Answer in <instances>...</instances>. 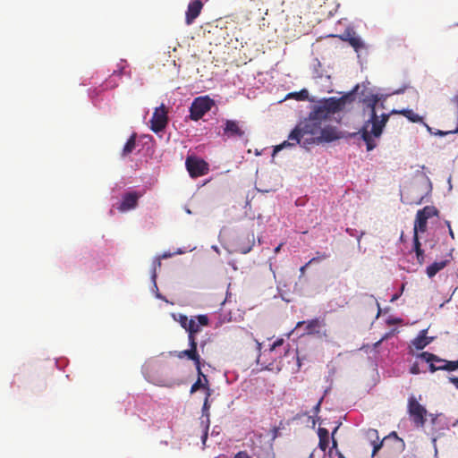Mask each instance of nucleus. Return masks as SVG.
<instances>
[{"label":"nucleus","instance_id":"51","mask_svg":"<svg viewBox=\"0 0 458 458\" xmlns=\"http://www.w3.org/2000/svg\"><path fill=\"white\" fill-rule=\"evenodd\" d=\"M398 297H399V296H398V294H394V295L392 297L391 301H394L395 300H397V299H398Z\"/></svg>","mask_w":458,"mask_h":458},{"label":"nucleus","instance_id":"52","mask_svg":"<svg viewBox=\"0 0 458 458\" xmlns=\"http://www.w3.org/2000/svg\"><path fill=\"white\" fill-rule=\"evenodd\" d=\"M445 223V226H447V227H448V229H450V228H451L450 221H447V220H446Z\"/></svg>","mask_w":458,"mask_h":458},{"label":"nucleus","instance_id":"40","mask_svg":"<svg viewBox=\"0 0 458 458\" xmlns=\"http://www.w3.org/2000/svg\"><path fill=\"white\" fill-rule=\"evenodd\" d=\"M327 257H328V255H327V254H326V253H321V252L318 251V252H317V257H316V258H317V260H316V261L320 260V259H327Z\"/></svg>","mask_w":458,"mask_h":458},{"label":"nucleus","instance_id":"31","mask_svg":"<svg viewBox=\"0 0 458 458\" xmlns=\"http://www.w3.org/2000/svg\"><path fill=\"white\" fill-rule=\"evenodd\" d=\"M178 321H179L181 327H183L187 331L189 328V324L191 323V318L189 319L187 316L180 315Z\"/></svg>","mask_w":458,"mask_h":458},{"label":"nucleus","instance_id":"50","mask_svg":"<svg viewBox=\"0 0 458 458\" xmlns=\"http://www.w3.org/2000/svg\"><path fill=\"white\" fill-rule=\"evenodd\" d=\"M171 256H172L171 253H165L162 255V258L166 259V258H170Z\"/></svg>","mask_w":458,"mask_h":458},{"label":"nucleus","instance_id":"7","mask_svg":"<svg viewBox=\"0 0 458 458\" xmlns=\"http://www.w3.org/2000/svg\"><path fill=\"white\" fill-rule=\"evenodd\" d=\"M186 168L192 178H197L205 175L209 171L208 164L200 158L196 157H188L186 158Z\"/></svg>","mask_w":458,"mask_h":458},{"label":"nucleus","instance_id":"32","mask_svg":"<svg viewBox=\"0 0 458 458\" xmlns=\"http://www.w3.org/2000/svg\"><path fill=\"white\" fill-rule=\"evenodd\" d=\"M210 395H211V389L208 388V393H206V398H205L203 407H202L203 413L208 412L210 408V406L208 404V398L210 397Z\"/></svg>","mask_w":458,"mask_h":458},{"label":"nucleus","instance_id":"20","mask_svg":"<svg viewBox=\"0 0 458 458\" xmlns=\"http://www.w3.org/2000/svg\"><path fill=\"white\" fill-rule=\"evenodd\" d=\"M417 212L419 214L420 213L427 220L433 216H438L439 215L438 209L434 206H426L422 209H419Z\"/></svg>","mask_w":458,"mask_h":458},{"label":"nucleus","instance_id":"29","mask_svg":"<svg viewBox=\"0 0 458 458\" xmlns=\"http://www.w3.org/2000/svg\"><path fill=\"white\" fill-rule=\"evenodd\" d=\"M162 263L160 257H157L155 260L153 261V267H152V279L155 282L157 277V269L160 268Z\"/></svg>","mask_w":458,"mask_h":458},{"label":"nucleus","instance_id":"21","mask_svg":"<svg viewBox=\"0 0 458 458\" xmlns=\"http://www.w3.org/2000/svg\"><path fill=\"white\" fill-rule=\"evenodd\" d=\"M136 137H137L136 133H133L129 138V140H127V142L123 146V151H122V156L123 157H126V156L130 155L133 151V149L136 147Z\"/></svg>","mask_w":458,"mask_h":458},{"label":"nucleus","instance_id":"5","mask_svg":"<svg viewBox=\"0 0 458 458\" xmlns=\"http://www.w3.org/2000/svg\"><path fill=\"white\" fill-rule=\"evenodd\" d=\"M215 105L214 99L208 96L196 98L190 107V118L193 121L201 119Z\"/></svg>","mask_w":458,"mask_h":458},{"label":"nucleus","instance_id":"39","mask_svg":"<svg viewBox=\"0 0 458 458\" xmlns=\"http://www.w3.org/2000/svg\"><path fill=\"white\" fill-rule=\"evenodd\" d=\"M430 417H431V423L433 425H437L440 420V418L438 415L430 414Z\"/></svg>","mask_w":458,"mask_h":458},{"label":"nucleus","instance_id":"9","mask_svg":"<svg viewBox=\"0 0 458 458\" xmlns=\"http://www.w3.org/2000/svg\"><path fill=\"white\" fill-rule=\"evenodd\" d=\"M245 135L239 121L226 119L224 121L222 136L226 139H242Z\"/></svg>","mask_w":458,"mask_h":458},{"label":"nucleus","instance_id":"23","mask_svg":"<svg viewBox=\"0 0 458 458\" xmlns=\"http://www.w3.org/2000/svg\"><path fill=\"white\" fill-rule=\"evenodd\" d=\"M399 114L405 116L409 121L412 123H420L422 122V117H420L418 114H416L411 109H403L399 112Z\"/></svg>","mask_w":458,"mask_h":458},{"label":"nucleus","instance_id":"28","mask_svg":"<svg viewBox=\"0 0 458 458\" xmlns=\"http://www.w3.org/2000/svg\"><path fill=\"white\" fill-rule=\"evenodd\" d=\"M424 123V126L426 127L427 131L430 134L437 135V136H445L447 134L453 133L452 130L451 131H441V130H437L436 131H433V129L430 126H428V124H427L425 123Z\"/></svg>","mask_w":458,"mask_h":458},{"label":"nucleus","instance_id":"26","mask_svg":"<svg viewBox=\"0 0 458 458\" xmlns=\"http://www.w3.org/2000/svg\"><path fill=\"white\" fill-rule=\"evenodd\" d=\"M443 370L454 371L458 369V360H446L444 359Z\"/></svg>","mask_w":458,"mask_h":458},{"label":"nucleus","instance_id":"38","mask_svg":"<svg viewBox=\"0 0 458 458\" xmlns=\"http://www.w3.org/2000/svg\"><path fill=\"white\" fill-rule=\"evenodd\" d=\"M284 344V339L280 338L274 342V344L270 347V351H274L276 347L282 345Z\"/></svg>","mask_w":458,"mask_h":458},{"label":"nucleus","instance_id":"17","mask_svg":"<svg viewBox=\"0 0 458 458\" xmlns=\"http://www.w3.org/2000/svg\"><path fill=\"white\" fill-rule=\"evenodd\" d=\"M198 375H199V377L196 380V382L191 386L190 393L193 394L201 388L205 389L206 393H208V388H209V386H208V380L207 377L203 374L202 371H201V374H199L198 372Z\"/></svg>","mask_w":458,"mask_h":458},{"label":"nucleus","instance_id":"33","mask_svg":"<svg viewBox=\"0 0 458 458\" xmlns=\"http://www.w3.org/2000/svg\"><path fill=\"white\" fill-rule=\"evenodd\" d=\"M355 32L353 30H345L343 35L340 36V38L344 41L349 42V38H352Z\"/></svg>","mask_w":458,"mask_h":458},{"label":"nucleus","instance_id":"4","mask_svg":"<svg viewBox=\"0 0 458 458\" xmlns=\"http://www.w3.org/2000/svg\"><path fill=\"white\" fill-rule=\"evenodd\" d=\"M353 95L349 93L339 98H329L322 101L319 105L315 106L313 108L318 112V114L327 116L328 119L330 115L342 111L348 102L352 101Z\"/></svg>","mask_w":458,"mask_h":458},{"label":"nucleus","instance_id":"15","mask_svg":"<svg viewBox=\"0 0 458 458\" xmlns=\"http://www.w3.org/2000/svg\"><path fill=\"white\" fill-rule=\"evenodd\" d=\"M433 341V337L427 336V330L423 329L419 335L411 341V345L416 350H422Z\"/></svg>","mask_w":458,"mask_h":458},{"label":"nucleus","instance_id":"18","mask_svg":"<svg viewBox=\"0 0 458 458\" xmlns=\"http://www.w3.org/2000/svg\"><path fill=\"white\" fill-rule=\"evenodd\" d=\"M318 436L319 438L318 447L322 451H326L329 445V432H328V430L325 428L320 427L318 429Z\"/></svg>","mask_w":458,"mask_h":458},{"label":"nucleus","instance_id":"8","mask_svg":"<svg viewBox=\"0 0 458 458\" xmlns=\"http://www.w3.org/2000/svg\"><path fill=\"white\" fill-rule=\"evenodd\" d=\"M167 123V109L165 106L162 104L159 107L155 109L152 114L150 129L156 133L160 132L166 127Z\"/></svg>","mask_w":458,"mask_h":458},{"label":"nucleus","instance_id":"34","mask_svg":"<svg viewBox=\"0 0 458 458\" xmlns=\"http://www.w3.org/2000/svg\"><path fill=\"white\" fill-rule=\"evenodd\" d=\"M410 373L412 375H418L420 373L419 363L415 361L410 368Z\"/></svg>","mask_w":458,"mask_h":458},{"label":"nucleus","instance_id":"48","mask_svg":"<svg viewBox=\"0 0 458 458\" xmlns=\"http://www.w3.org/2000/svg\"><path fill=\"white\" fill-rule=\"evenodd\" d=\"M448 230H449V234H450L451 238L454 239V231L452 229V227L450 229H448Z\"/></svg>","mask_w":458,"mask_h":458},{"label":"nucleus","instance_id":"45","mask_svg":"<svg viewBox=\"0 0 458 458\" xmlns=\"http://www.w3.org/2000/svg\"><path fill=\"white\" fill-rule=\"evenodd\" d=\"M251 248H252V246H249L246 248H242L240 250L242 253L246 254L250 251Z\"/></svg>","mask_w":458,"mask_h":458},{"label":"nucleus","instance_id":"10","mask_svg":"<svg viewBox=\"0 0 458 458\" xmlns=\"http://www.w3.org/2000/svg\"><path fill=\"white\" fill-rule=\"evenodd\" d=\"M343 138V134L336 127L325 125L320 133L312 139L313 143L332 142Z\"/></svg>","mask_w":458,"mask_h":458},{"label":"nucleus","instance_id":"36","mask_svg":"<svg viewBox=\"0 0 458 458\" xmlns=\"http://www.w3.org/2000/svg\"><path fill=\"white\" fill-rule=\"evenodd\" d=\"M233 458H250V456L246 451H240L234 455Z\"/></svg>","mask_w":458,"mask_h":458},{"label":"nucleus","instance_id":"41","mask_svg":"<svg viewBox=\"0 0 458 458\" xmlns=\"http://www.w3.org/2000/svg\"><path fill=\"white\" fill-rule=\"evenodd\" d=\"M449 381L458 389V377H450Z\"/></svg>","mask_w":458,"mask_h":458},{"label":"nucleus","instance_id":"43","mask_svg":"<svg viewBox=\"0 0 458 458\" xmlns=\"http://www.w3.org/2000/svg\"><path fill=\"white\" fill-rule=\"evenodd\" d=\"M124 66L122 65L118 71H114L113 75L121 76L123 73Z\"/></svg>","mask_w":458,"mask_h":458},{"label":"nucleus","instance_id":"37","mask_svg":"<svg viewBox=\"0 0 458 458\" xmlns=\"http://www.w3.org/2000/svg\"><path fill=\"white\" fill-rule=\"evenodd\" d=\"M296 95L298 99L303 100L308 97V91L306 89H302Z\"/></svg>","mask_w":458,"mask_h":458},{"label":"nucleus","instance_id":"55","mask_svg":"<svg viewBox=\"0 0 458 458\" xmlns=\"http://www.w3.org/2000/svg\"><path fill=\"white\" fill-rule=\"evenodd\" d=\"M331 458V457H330Z\"/></svg>","mask_w":458,"mask_h":458},{"label":"nucleus","instance_id":"14","mask_svg":"<svg viewBox=\"0 0 458 458\" xmlns=\"http://www.w3.org/2000/svg\"><path fill=\"white\" fill-rule=\"evenodd\" d=\"M306 326V334L308 335H315L320 333V328L325 327L324 319L314 318L309 321H300L296 325V328L301 327V326Z\"/></svg>","mask_w":458,"mask_h":458},{"label":"nucleus","instance_id":"3","mask_svg":"<svg viewBox=\"0 0 458 458\" xmlns=\"http://www.w3.org/2000/svg\"><path fill=\"white\" fill-rule=\"evenodd\" d=\"M208 325V318L207 315H199L194 318H191V323L189 324L188 341L190 348L178 352L176 356L179 359L187 358L194 362L197 372L201 374V358L198 351V343L196 340V335L200 332L201 327Z\"/></svg>","mask_w":458,"mask_h":458},{"label":"nucleus","instance_id":"27","mask_svg":"<svg viewBox=\"0 0 458 458\" xmlns=\"http://www.w3.org/2000/svg\"><path fill=\"white\" fill-rule=\"evenodd\" d=\"M366 436L369 439L370 443L380 440L378 431L375 428H369L366 431Z\"/></svg>","mask_w":458,"mask_h":458},{"label":"nucleus","instance_id":"16","mask_svg":"<svg viewBox=\"0 0 458 458\" xmlns=\"http://www.w3.org/2000/svg\"><path fill=\"white\" fill-rule=\"evenodd\" d=\"M428 220L420 213H416L413 227V237L419 236V233H425L427 231Z\"/></svg>","mask_w":458,"mask_h":458},{"label":"nucleus","instance_id":"30","mask_svg":"<svg viewBox=\"0 0 458 458\" xmlns=\"http://www.w3.org/2000/svg\"><path fill=\"white\" fill-rule=\"evenodd\" d=\"M430 191H431V185H430V183H427L425 194L420 195V197H418V199L416 200L412 201L411 203L416 204V205H420L424 201L426 196H428Z\"/></svg>","mask_w":458,"mask_h":458},{"label":"nucleus","instance_id":"2","mask_svg":"<svg viewBox=\"0 0 458 458\" xmlns=\"http://www.w3.org/2000/svg\"><path fill=\"white\" fill-rule=\"evenodd\" d=\"M328 120L329 119L327 116L318 114V112L313 108L312 111L310 113L308 118L303 122L302 125L296 126L289 134V140L294 142L285 140L283 143L276 146L273 151V156H275L278 151L282 150L286 147H293L295 144H299L301 139L305 134L312 135L314 136V138L317 137L323 129L324 123H326Z\"/></svg>","mask_w":458,"mask_h":458},{"label":"nucleus","instance_id":"35","mask_svg":"<svg viewBox=\"0 0 458 458\" xmlns=\"http://www.w3.org/2000/svg\"><path fill=\"white\" fill-rule=\"evenodd\" d=\"M317 260V258H312L309 262H307L304 266H302L301 268H300V272H301V276H304L305 274V271H306V268L313 262H316Z\"/></svg>","mask_w":458,"mask_h":458},{"label":"nucleus","instance_id":"53","mask_svg":"<svg viewBox=\"0 0 458 458\" xmlns=\"http://www.w3.org/2000/svg\"><path fill=\"white\" fill-rule=\"evenodd\" d=\"M204 345H205V343H202V344H200V348H201V349H203V348H204Z\"/></svg>","mask_w":458,"mask_h":458},{"label":"nucleus","instance_id":"54","mask_svg":"<svg viewBox=\"0 0 458 458\" xmlns=\"http://www.w3.org/2000/svg\"><path fill=\"white\" fill-rule=\"evenodd\" d=\"M377 306H379L378 303H377ZM380 311H381V309H380V307H378V314L380 313Z\"/></svg>","mask_w":458,"mask_h":458},{"label":"nucleus","instance_id":"24","mask_svg":"<svg viewBox=\"0 0 458 458\" xmlns=\"http://www.w3.org/2000/svg\"><path fill=\"white\" fill-rule=\"evenodd\" d=\"M394 437L395 438H398L397 437V434L394 431L392 433H390L386 437H385L383 440H377L376 442H372L370 443L371 445L373 446V449H372V453H371V456L374 457L377 453L382 448L383 446V443L384 441L388 438V437Z\"/></svg>","mask_w":458,"mask_h":458},{"label":"nucleus","instance_id":"13","mask_svg":"<svg viewBox=\"0 0 458 458\" xmlns=\"http://www.w3.org/2000/svg\"><path fill=\"white\" fill-rule=\"evenodd\" d=\"M140 195L135 191L127 192L123 196L121 204L118 208L119 211L126 212L130 209H133L138 205V200Z\"/></svg>","mask_w":458,"mask_h":458},{"label":"nucleus","instance_id":"47","mask_svg":"<svg viewBox=\"0 0 458 458\" xmlns=\"http://www.w3.org/2000/svg\"><path fill=\"white\" fill-rule=\"evenodd\" d=\"M207 438H208V431L206 430L205 433H204V436L202 437L203 444H205Z\"/></svg>","mask_w":458,"mask_h":458},{"label":"nucleus","instance_id":"46","mask_svg":"<svg viewBox=\"0 0 458 458\" xmlns=\"http://www.w3.org/2000/svg\"><path fill=\"white\" fill-rule=\"evenodd\" d=\"M283 245H284V243L282 242L277 247L275 248V250H274L275 254L279 253V251H280V250H281Z\"/></svg>","mask_w":458,"mask_h":458},{"label":"nucleus","instance_id":"12","mask_svg":"<svg viewBox=\"0 0 458 458\" xmlns=\"http://www.w3.org/2000/svg\"><path fill=\"white\" fill-rule=\"evenodd\" d=\"M203 4L200 0H192L190 2L185 13V22L187 25L193 23L195 19L200 14Z\"/></svg>","mask_w":458,"mask_h":458},{"label":"nucleus","instance_id":"42","mask_svg":"<svg viewBox=\"0 0 458 458\" xmlns=\"http://www.w3.org/2000/svg\"><path fill=\"white\" fill-rule=\"evenodd\" d=\"M336 430H337V428H335L334 429L333 433H332V444H333L332 448H336V447H337V442H336V440H335V437H334V435H335V433L336 432Z\"/></svg>","mask_w":458,"mask_h":458},{"label":"nucleus","instance_id":"25","mask_svg":"<svg viewBox=\"0 0 458 458\" xmlns=\"http://www.w3.org/2000/svg\"><path fill=\"white\" fill-rule=\"evenodd\" d=\"M354 49L355 51H359L360 49L363 48L364 47V44L362 42V40L357 37L355 34L349 38V42H348Z\"/></svg>","mask_w":458,"mask_h":458},{"label":"nucleus","instance_id":"49","mask_svg":"<svg viewBox=\"0 0 458 458\" xmlns=\"http://www.w3.org/2000/svg\"><path fill=\"white\" fill-rule=\"evenodd\" d=\"M256 343H257V349L259 352H260L262 344L258 341H256Z\"/></svg>","mask_w":458,"mask_h":458},{"label":"nucleus","instance_id":"44","mask_svg":"<svg viewBox=\"0 0 458 458\" xmlns=\"http://www.w3.org/2000/svg\"><path fill=\"white\" fill-rule=\"evenodd\" d=\"M321 403H322V398L318 402V403L314 407V412L315 413H318L319 411Z\"/></svg>","mask_w":458,"mask_h":458},{"label":"nucleus","instance_id":"6","mask_svg":"<svg viewBox=\"0 0 458 458\" xmlns=\"http://www.w3.org/2000/svg\"><path fill=\"white\" fill-rule=\"evenodd\" d=\"M408 413L416 428H423L428 411L414 396L408 399Z\"/></svg>","mask_w":458,"mask_h":458},{"label":"nucleus","instance_id":"19","mask_svg":"<svg viewBox=\"0 0 458 458\" xmlns=\"http://www.w3.org/2000/svg\"><path fill=\"white\" fill-rule=\"evenodd\" d=\"M447 264H448V260H442V261L432 263L426 269V273H427L428 276L429 278H432L440 270L444 269L447 266Z\"/></svg>","mask_w":458,"mask_h":458},{"label":"nucleus","instance_id":"1","mask_svg":"<svg viewBox=\"0 0 458 458\" xmlns=\"http://www.w3.org/2000/svg\"><path fill=\"white\" fill-rule=\"evenodd\" d=\"M362 102L366 107L369 109L370 116L369 119L364 123L360 130L361 138L366 143L367 150L370 151L376 148V142L374 141L373 137H380L383 129L389 119V114L383 113L380 115H377V106L379 102L377 95L366 97L362 99Z\"/></svg>","mask_w":458,"mask_h":458},{"label":"nucleus","instance_id":"22","mask_svg":"<svg viewBox=\"0 0 458 458\" xmlns=\"http://www.w3.org/2000/svg\"><path fill=\"white\" fill-rule=\"evenodd\" d=\"M413 250L416 253L418 262L422 264L424 261V250L421 249V243L419 240V236L413 237Z\"/></svg>","mask_w":458,"mask_h":458},{"label":"nucleus","instance_id":"11","mask_svg":"<svg viewBox=\"0 0 458 458\" xmlns=\"http://www.w3.org/2000/svg\"><path fill=\"white\" fill-rule=\"evenodd\" d=\"M417 358L424 360L426 363L428 364V370L431 373H434L437 370H443L442 362H444V359L438 357L434 353L428 352H422L417 355Z\"/></svg>","mask_w":458,"mask_h":458}]
</instances>
